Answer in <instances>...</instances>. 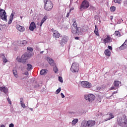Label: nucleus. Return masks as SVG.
Wrapping results in <instances>:
<instances>
[{"label":"nucleus","instance_id":"obj_59","mask_svg":"<svg viewBox=\"0 0 127 127\" xmlns=\"http://www.w3.org/2000/svg\"><path fill=\"white\" fill-rule=\"evenodd\" d=\"M99 102H101V100Z\"/></svg>","mask_w":127,"mask_h":127},{"label":"nucleus","instance_id":"obj_49","mask_svg":"<svg viewBox=\"0 0 127 127\" xmlns=\"http://www.w3.org/2000/svg\"><path fill=\"white\" fill-rule=\"evenodd\" d=\"M113 18H114V16H110L111 20H113Z\"/></svg>","mask_w":127,"mask_h":127},{"label":"nucleus","instance_id":"obj_10","mask_svg":"<svg viewBox=\"0 0 127 127\" xmlns=\"http://www.w3.org/2000/svg\"><path fill=\"white\" fill-rule=\"evenodd\" d=\"M68 41V37L66 36H63L61 41L60 42V43L62 46H64L65 43H67Z\"/></svg>","mask_w":127,"mask_h":127},{"label":"nucleus","instance_id":"obj_50","mask_svg":"<svg viewBox=\"0 0 127 127\" xmlns=\"http://www.w3.org/2000/svg\"><path fill=\"white\" fill-rule=\"evenodd\" d=\"M79 37H75V39L76 40H79Z\"/></svg>","mask_w":127,"mask_h":127},{"label":"nucleus","instance_id":"obj_42","mask_svg":"<svg viewBox=\"0 0 127 127\" xmlns=\"http://www.w3.org/2000/svg\"><path fill=\"white\" fill-rule=\"evenodd\" d=\"M108 48L109 49V50H113V47H112L111 46H108Z\"/></svg>","mask_w":127,"mask_h":127},{"label":"nucleus","instance_id":"obj_54","mask_svg":"<svg viewBox=\"0 0 127 127\" xmlns=\"http://www.w3.org/2000/svg\"><path fill=\"white\" fill-rule=\"evenodd\" d=\"M20 18H21V19H22V16H20Z\"/></svg>","mask_w":127,"mask_h":127},{"label":"nucleus","instance_id":"obj_37","mask_svg":"<svg viewBox=\"0 0 127 127\" xmlns=\"http://www.w3.org/2000/svg\"><path fill=\"white\" fill-rule=\"evenodd\" d=\"M20 104L22 108H25V104H24V103H23V101H21Z\"/></svg>","mask_w":127,"mask_h":127},{"label":"nucleus","instance_id":"obj_48","mask_svg":"<svg viewBox=\"0 0 127 127\" xmlns=\"http://www.w3.org/2000/svg\"><path fill=\"white\" fill-rule=\"evenodd\" d=\"M69 15H70V12L67 13V14H66V17H69Z\"/></svg>","mask_w":127,"mask_h":127},{"label":"nucleus","instance_id":"obj_34","mask_svg":"<svg viewBox=\"0 0 127 127\" xmlns=\"http://www.w3.org/2000/svg\"><path fill=\"white\" fill-rule=\"evenodd\" d=\"M55 67H54V71L55 73H57L58 72V68H57V66H56V64H55V65H54Z\"/></svg>","mask_w":127,"mask_h":127},{"label":"nucleus","instance_id":"obj_53","mask_svg":"<svg viewBox=\"0 0 127 127\" xmlns=\"http://www.w3.org/2000/svg\"><path fill=\"white\" fill-rule=\"evenodd\" d=\"M25 75H28V72L27 71L25 72Z\"/></svg>","mask_w":127,"mask_h":127},{"label":"nucleus","instance_id":"obj_31","mask_svg":"<svg viewBox=\"0 0 127 127\" xmlns=\"http://www.w3.org/2000/svg\"><path fill=\"white\" fill-rule=\"evenodd\" d=\"M46 73V70L45 69H42L40 72L41 75H45Z\"/></svg>","mask_w":127,"mask_h":127},{"label":"nucleus","instance_id":"obj_6","mask_svg":"<svg viewBox=\"0 0 127 127\" xmlns=\"http://www.w3.org/2000/svg\"><path fill=\"white\" fill-rule=\"evenodd\" d=\"M101 40L103 41L104 44H107V43H110L113 41V39L111 37V36L107 35L105 37L104 39L102 38Z\"/></svg>","mask_w":127,"mask_h":127},{"label":"nucleus","instance_id":"obj_4","mask_svg":"<svg viewBox=\"0 0 127 127\" xmlns=\"http://www.w3.org/2000/svg\"><path fill=\"white\" fill-rule=\"evenodd\" d=\"M70 71H71L72 73L79 72V64L76 63H73L71 65Z\"/></svg>","mask_w":127,"mask_h":127},{"label":"nucleus","instance_id":"obj_1","mask_svg":"<svg viewBox=\"0 0 127 127\" xmlns=\"http://www.w3.org/2000/svg\"><path fill=\"white\" fill-rule=\"evenodd\" d=\"M72 26L71 27V33L74 35H79V34L81 32L82 28L80 27H78V23L76 22V19H72Z\"/></svg>","mask_w":127,"mask_h":127},{"label":"nucleus","instance_id":"obj_14","mask_svg":"<svg viewBox=\"0 0 127 127\" xmlns=\"http://www.w3.org/2000/svg\"><path fill=\"white\" fill-rule=\"evenodd\" d=\"M47 60L51 66H55L56 64L54 62V60L51 59V58H47Z\"/></svg>","mask_w":127,"mask_h":127},{"label":"nucleus","instance_id":"obj_41","mask_svg":"<svg viewBox=\"0 0 127 127\" xmlns=\"http://www.w3.org/2000/svg\"><path fill=\"white\" fill-rule=\"evenodd\" d=\"M7 101H8L9 104H10V105H11V101H10V99H9V98H7Z\"/></svg>","mask_w":127,"mask_h":127},{"label":"nucleus","instance_id":"obj_18","mask_svg":"<svg viewBox=\"0 0 127 127\" xmlns=\"http://www.w3.org/2000/svg\"><path fill=\"white\" fill-rule=\"evenodd\" d=\"M88 127V122L86 120H84L81 124L80 127Z\"/></svg>","mask_w":127,"mask_h":127},{"label":"nucleus","instance_id":"obj_25","mask_svg":"<svg viewBox=\"0 0 127 127\" xmlns=\"http://www.w3.org/2000/svg\"><path fill=\"white\" fill-rule=\"evenodd\" d=\"M27 71H31V70H32V65L30 64H27Z\"/></svg>","mask_w":127,"mask_h":127},{"label":"nucleus","instance_id":"obj_32","mask_svg":"<svg viewBox=\"0 0 127 127\" xmlns=\"http://www.w3.org/2000/svg\"><path fill=\"white\" fill-rule=\"evenodd\" d=\"M13 74L15 78L18 77L17 75V71L16 70H13Z\"/></svg>","mask_w":127,"mask_h":127},{"label":"nucleus","instance_id":"obj_13","mask_svg":"<svg viewBox=\"0 0 127 127\" xmlns=\"http://www.w3.org/2000/svg\"><path fill=\"white\" fill-rule=\"evenodd\" d=\"M96 125V121L93 120H89L87 121V127H92Z\"/></svg>","mask_w":127,"mask_h":127},{"label":"nucleus","instance_id":"obj_7","mask_svg":"<svg viewBox=\"0 0 127 127\" xmlns=\"http://www.w3.org/2000/svg\"><path fill=\"white\" fill-rule=\"evenodd\" d=\"M84 98L85 100H88V102H93V101H95L96 96H95L94 94H89L88 95H85L84 96Z\"/></svg>","mask_w":127,"mask_h":127},{"label":"nucleus","instance_id":"obj_47","mask_svg":"<svg viewBox=\"0 0 127 127\" xmlns=\"http://www.w3.org/2000/svg\"><path fill=\"white\" fill-rule=\"evenodd\" d=\"M124 44L127 46V39L126 40L125 42H124Z\"/></svg>","mask_w":127,"mask_h":127},{"label":"nucleus","instance_id":"obj_52","mask_svg":"<svg viewBox=\"0 0 127 127\" xmlns=\"http://www.w3.org/2000/svg\"><path fill=\"white\" fill-rule=\"evenodd\" d=\"M0 127H5V126H4V125H1Z\"/></svg>","mask_w":127,"mask_h":127},{"label":"nucleus","instance_id":"obj_38","mask_svg":"<svg viewBox=\"0 0 127 127\" xmlns=\"http://www.w3.org/2000/svg\"><path fill=\"white\" fill-rule=\"evenodd\" d=\"M59 81L61 82V83H63V78H62V77L61 76L59 77Z\"/></svg>","mask_w":127,"mask_h":127},{"label":"nucleus","instance_id":"obj_22","mask_svg":"<svg viewBox=\"0 0 127 127\" xmlns=\"http://www.w3.org/2000/svg\"><path fill=\"white\" fill-rule=\"evenodd\" d=\"M46 19H47V16H44V18L42 19L41 21V23L40 24V27H41V26H42V24H43V23H44V22L46 21Z\"/></svg>","mask_w":127,"mask_h":127},{"label":"nucleus","instance_id":"obj_11","mask_svg":"<svg viewBox=\"0 0 127 127\" xmlns=\"http://www.w3.org/2000/svg\"><path fill=\"white\" fill-rule=\"evenodd\" d=\"M81 85L83 88H91L92 84L88 81H82Z\"/></svg>","mask_w":127,"mask_h":127},{"label":"nucleus","instance_id":"obj_20","mask_svg":"<svg viewBox=\"0 0 127 127\" xmlns=\"http://www.w3.org/2000/svg\"><path fill=\"white\" fill-rule=\"evenodd\" d=\"M94 32L95 34L97 35V36H100V34H99V30L98 29V27L97 26V25H95V30Z\"/></svg>","mask_w":127,"mask_h":127},{"label":"nucleus","instance_id":"obj_43","mask_svg":"<svg viewBox=\"0 0 127 127\" xmlns=\"http://www.w3.org/2000/svg\"><path fill=\"white\" fill-rule=\"evenodd\" d=\"M9 127H14V125H13V124L11 123V124H9Z\"/></svg>","mask_w":127,"mask_h":127},{"label":"nucleus","instance_id":"obj_35","mask_svg":"<svg viewBox=\"0 0 127 127\" xmlns=\"http://www.w3.org/2000/svg\"><path fill=\"white\" fill-rule=\"evenodd\" d=\"M114 1L115 3H119L120 4L122 0H114Z\"/></svg>","mask_w":127,"mask_h":127},{"label":"nucleus","instance_id":"obj_9","mask_svg":"<svg viewBox=\"0 0 127 127\" xmlns=\"http://www.w3.org/2000/svg\"><path fill=\"white\" fill-rule=\"evenodd\" d=\"M118 124L119 126L123 127L124 125H127V121L125 119L119 118L117 120Z\"/></svg>","mask_w":127,"mask_h":127},{"label":"nucleus","instance_id":"obj_51","mask_svg":"<svg viewBox=\"0 0 127 127\" xmlns=\"http://www.w3.org/2000/svg\"><path fill=\"white\" fill-rule=\"evenodd\" d=\"M20 102H21V101H22V102H23V98H21L20 99Z\"/></svg>","mask_w":127,"mask_h":127},{"label":"nucleus","instance_id":"obj_27","mask_svg":"<svg viewBox=\"0 0 127 127\" xmlns=\"http://www.w3.org/2000/svg\"><path fill=\"white\" fill-rule=\"evenodd\" d=\"M114 118H115L114 115H113L112 113H110L109 114V118L105 121H110V120H112V119H114Z\"/></svg>","mask_w":127,"mask_h":127},{"label":"nucleus","instance_id":"obj_55","mask_svg":"<svg viewBox=\"0 0 127 127\" xmlns=\"http://www.w3.org/2000/svg\"><path fill=\"white\" fill-rule=\"evenodd\" d=\"M107 99H110V97H107Z\"/></svg>","mask_w":127,"mask_h":127},{"label":"nucleus","instance_id":"obj_8","mask_svg":"<svg viewBox=\"0 0 127 127\" xmlns=\"http://www.w3.org/2000/svg\"><path fill=\"white\" fill-rule=\"evenodd\" d=\"M51 31L53 32V37L54 38H59V37H60V34L58 31L52 28Z\"/></svg>","mask_w":127,"mask_h":127},{"label":"nucleus","instance_id":"obj_30","mask_svg":"<svg viewBox=\"0 0 127 127\" xmlns=\"http://www.w3.org/2000/svg\"><path fill=\"white\" fill-rule=\"evenodd\" d=\"M110 11H111V12H114L116 11V6H111L110 7Z\"/></svg>","mask_w":127,"mask_h":127},{"label":"nucleus","instance_id":"obj_24","mask_svg":"<svg viewBox=\"0 0 127 127\" xmlns=\"http://www.w3.org/2000/svg\"><path fill=\"white\" fill-rule=\"evenodd\" d=\"M26 44H27V41L26 40L21 41L20 42V45L21 46H25Z\"/></svg>","mask_w":127,"mask_h":127},{"label":"nucleus","instance_id":"obj_3","mask_svg":"<svg viewBox=\"0 0 127 127\" xmlns=\"http://www.w3.org/2000/svg\"><path fill=\"white\" fill-rule=\"evenodd\" d=\"M90 6L89 1L87 0H84L82 3L80 4V10H84V9H87L88 7Z\"/></svg>","mask_w":127,"mask_h":127},{"label":"nucleus","instance_id":"obj_29","mask_svg":"<svg viewBox=\"0 0 127 127\" xmlns=\"http://www.w3.org/2000/svg\"><path fill=\"white\" fill-rule=\"evenodd\" d=\"M1 55H2V56H3V57H4L2 59L3 62L4 63H6L7 62V59H6V58H5V56H4V54H2Z\"/></svg>","mask_w":127,"mask_h":127},{"label":"nucleus","instance_id":"obj_46","mask_svg":"<svg viewBox=\"0 0 127 127\" xmlns=\"http://www.w3.org/2000/svg\"><path fill=\"white\" fill-rule=\"evenodd\" d=\"M71 10H74V7H71L69 10V12H71Z\"/></svg>","mask_w":127,"mask_h":127},{"label":"nucleus","instance_id":"obj_19","mask_svg":"<svg viewBox=\"0 0 127 127\" xmlns=\"http://www.w3.org/2000/svg\"><path fill=\"white\" fill-rule=\"evenodd\" d=\"M13 16H14V14H13V13H12L10 15V18L8 21V24H11V22H12Z\"/></svg>","mask_w":127,"mask_h":127},{"label":"nucleus","instance_id":"obj_28","mask_svg":"<svg viewBox=\"0 0 127 127\" xmlns=\"http://www.w3.org/2000/svg\"><path fill=\"white\" fill-rule=\"evenodd\" d=\"M78 122V119H75L72 121V125H73V126H75V125H76V124H77Z\"/></svg>","mask_w":127,"mask_h":127},{"label":"nucleus","instance_id":"obj_57","mask_svg":"<svg viewBox=\"0 0 127 127\" xmlns=\"http://www.w3.org/2000/svg\"><path fill=\"white\" fill-rule=\"evenodd\" d=\"M0 26H1V25H0Z\"/></svg>","mask_w":127,"mask_h":127},{"label":"nucleus","instance_id":"obj_45","mask_svg":"<svg viewBox=\"0 0 127 127\" xmlns=\"http://www.w3.org/2000/svg\"><path fill=\"white\" fill-rule=\"evenodd\" d=\"M114 89H115V86H112V87H111L110 88V90L111 91H112V90H114Z\"/></svg>","mask_w":127,"mask_h":127},{"label":"nucleus","instance_id":"obj_44","mask_svg":"<svg viewBox=\"0 0 127 127\" xmlns=\"http://www.w3.org/2000/svg\"><path fill=\"white\" fill-rule=\"evenodd\" d=\"M61 96L62 98H65V96L64 95V94H63V93H61Z\"/></svg>","mask_w":127,"mask_h":127},{"label":"nucleus","instance_id":"obj_56","mask_svg":"<svg viewBox=\"0 0 127 127\" xmlns=\"http://www.w3.org/2000/svg\"><path fill=\"white\" fill-rule=\"evenodd\" d=\"M0 30H1V29L0 28Z\"/></svg>","mask_w":127,"mask_h":127},{"label":"nucleus","instance_id":"obj_40","mask_svg":"<svg viewBox=\"0 0 127 127\" xmlns=\"http://www.w3.org/2000/svg\"><path fill=\"white\" fill-rule=\"evenodd\" d=\"M115 94H118V91H114L110 97H114V95H115Z\"/></svg>","mask_w":127,"mask_h":127},{"label":"nucleus","instance_id":"obj_15","mask_svg":"<svg viewBox=\"0 0 127 127\" xmlns=\"http://www.w3.org/2000/svg\"><path fill=\"white\" fill-rule=\"evenodd\" d=\"M35 28H36V25L34 22H32L30 25L29 29L31 31H33Z\"/></svg>","mask_w":127,"mask_h":127},{"label":"nucleus","instance_id":"obj_36","mask_svg":"<svg viewBox=\"0 0 127 127\" xmlns=\"http://www.w3.org/2000/svg\"><path fill=\"white\" fill-rule=\"evenodd\" d=\"M60 92H61V87L59 88L56 91V94H58Z\"/></svg>","mask_w":127,"mask_h":127},{"label":"nucleus","instance_id":"obj_17","mask_svg":"<svg viewBox=\"0 0 127 127\" xmlns=\"http://www.w3.org/2000/svg\"><path fill=\"white\" fill-rule=\"evenodd\" d=\"M120 84H122V82L119 81V80H115L113 84L114 87H115V88H119V86H120Z\"/></svg>","mask_w":127,"mask_h":127},{"label":"nucleus","instance_id":"obj_26","mask_svg":"<svg viewBox=\"0 0 127 127\" xmlns=\"http://www.w3.org/2000/svg\"><path fill=\"white\" fill-rule=\"evenodd\" d=\"M127 47V46L125 44V43L120 47V50H124L126 49Z\"/></svg>","mask_w":127,"mask_h":127},{"label":"nucleus","instance_id":"obj_23","mask_svg":"<svg viewBox=\"0 0 127 127\" xmlns=\"http://www.w3.org/2000/svg\"><path fill=\"white\" fill-rule=\"evenodd\" d=\"M104 54L106 56H108V57H110L111 56V51H110V50L106 49L104 51Z\"/></svg>","mask_w":127,"mask_h":127},{"label":"nucleus","instance_id":"obj_12","mask_svg":"<svg viewBox=\"0 0 127 127\" xmlns=\"http://www.w3.org/2000/svg\"><path fill=\"white\" fill-rule=\"evenodd\" d=\"M28 59V55L26 54H24L21 56L20 59L18 60V62H23V61H25V60H27Z\"/></svg>","mask_w":127,"mask_h":127},{"label":"nucleus","instance_id":"obj_16","mask_svg":"<svg viewBox=\"0 0 127 127\" xmlns=\"http://www.w3.org/2000/svg\"><path fill=\"white\" fill-rule=\"evenodd\" d=\"M16 29L20 32H23V31H24V30H25V28H24V27L21 26L20 25H17L16 26Z\"/></svg>","mask_w":127,"mask_h":127},{"label":"nucleus","instance_id":"obj_58","mask_svg":"<svg viewBox=\"0 0 127 127\" xmlns=\"http://www.w3.org/2000/svg\"><path fill=\"white\" fill-rule=\"evenodd\" d=\"M24 62H25V61H24Z\"/></svg>","mask_w":127,"mask_h":127},{"label":"nucleus","instance_id":"obj_39","mask_svg":"<svg viewBox=\"0 0 127 127\" xmlns=\"http://www.w3.org/2000/svg\"><path fill=\"white\" fill-rule=\"evenodd\" d=\"M27 50H29V51H30L31 52H32V51H33V49H32V48L31 47H27Z\"/></svg>","mask_w":127,"mask_h":127},{"label":"nucleus","instance_id":"obj_33","mask_svg":"<svg viewBox=\"0 0 127 127\" xmlns=\"http://www.w3.org/2000/svg\"><path fill=\"white\" fill-rule=\"evenodd\" d=\"M115 36H121V34L119 31H116L114 33Z\"/></svg>","mask_w":127,"mask_h":127},{"label":"nucleus","instance_id":"obj_21","mask_svg":"<svg viewBox=\"0 0 127 127\" xmlns=\"http://www.w3.org/2000/svg\"><path fill=\"white\" fill-rule=\"evenodd\" d=\"M0 91L3 92L5 94L7 93V89L5 87H0Z\"/></svg>","mask_w":127,"mask_h":127},{"label":"nucleus","instance_id":"obj_2","mask_svg":"<svg viewBox=\"0 0 127 127\" xmlns=\"http://www.w3.org/2000/svg\"><path fill=\"white\" fill-rule=\"evenodd\" d=\"M44 9L47 11H50L53 8V3L52 2L49 0H44Z\"/></svg>","mask_w":127,"mask_h":127},{"label":"nucleus","instance_id":"obj_5","mask_svg":"<svg viewBox=\"0 0 127 127\" xmlns=\"http://www.w3.org/2000/svg\"><path fill=\"white\" fill-rule=\"evenodd\" d=\"M6 17V12H5V10L0 9V18L2 19V20H5V21H7Z\"/></svg>","mask_w":127,"mask_h":127}]
</instances>
